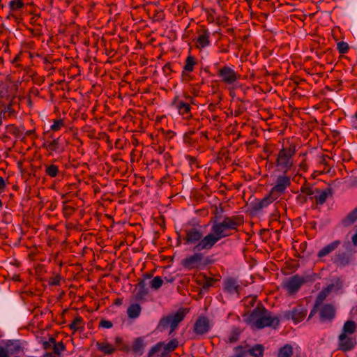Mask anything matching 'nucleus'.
Returning <instances> with one entry per match:
<instances>
[{"mask_svg": "<svg viewBox=\"0 0 357 357\" xmlns=\"http://www.w3.org/2000/svg\"><path fill=\"white\" fill-rule=\"evenodd\" d=\"M220 217L215 216L213 222L211 232L205 236L204 243L215 245L220 239L230 236L234 233L238 231L239 227L244 223V217L242 215L225 216L222 220H218Z\"/></svg>", "mask_w": 357, "mask_h": 357, "instance_id": "obj_1", "label": "nucleus"}, {"mask_svg": "<svg viewBox=\"0 0 357 357\" xmlns=\"http://www.w3.org/2000/svg\"><path fill=\"white\" fill-rule=\"evenodd\" d=\"M246 323L252 329H262L265 327L277 328L280 324L278 316L273 315V312L268 310L260 304L258 305L245 319Z\"/></svg>", "mask_w": 357, "mask_h": 357, "instance_id": "obj_2", "label": "nucleus"}, {"mask_svg": "<svg viewBox=\"0 0 357 357\" xmlns=\"http://www.w3.org/2000/svg\"><path fill=\"white\" fill-rule=\"evenodd\" d=\"M185 236L184 237L185 244L188 245H193V250L200 252L202 250H209L213 245L208 243L205 244L202 231L199 228L192 227L185 230Z\"/></svg>", "mask_w": 357, "mask_h": 357, "instance_id": "obj_3", "label": "nucleus"}, {"mask_svg": "<svg viewBox=\"0 0 357 357\" xmlns=\"http://www.w3.org/2000/svg\"><path fill=\"white\" fill-rule=\"evenodd\" d=\"M188 310L186 308L181 307L176 312L168 314L160 319L157 326L158 330L162 331L169 326L170 331L169 335L177 328L178 324L184 319Z\"/></svg>", "mask_w": 357, "mask_h": 357, "instance_id": "obj_4", "label": "nucleus"}, {"mask_svg": "<svg viewBox=\"0 0 357 357\" xmlns=\"http://www.w3.org/2000/svg\"><path fill=\"white\" fill-rule=\"evenodd\" d=\"M296 153V146L291 144L288 147H282L277 156L276 166L284 174L293 167V157Z\"/></svg>", "mask_w": 357, "mask_h": 357, "instance_id": "obj_5", "label": "nucleus"}, {"mask_svg": "<svg viewBox=\"0 0 357 357\" xmlns=\"http://www.w3.org/2000/svg\"><path fill=\"white\" fill-rule=\"evenodd\" d=\"M211 264V260L208 257H205L200 252H196L182 260V265L188 270L199 268Z\"/></svg>", "mask_w": 357, "mask_h": 357, "instance_id": "obj_6", "label": "nucleus"}, {"mask_svg": "<svg viewBox=\"0 0 357 357\" xmlns=\"http://www.w3.org/2000/svg\"><path fill=\"white\" fill-rule=\"evenodd\" d=\"M357 344L356 338L350 335L340 333L337 337V349L342 352L352 351Z\"/></svg>", "mask_w": 357, "mask_h": 357, "instance_id": "obj_7", "label": "nucleus"}, {"mask_svg": "<svg viewBox=\"0 0 357 357\" xmlns=\"http://www.w3.org/2000/svg\"><path fill=\"white\" fill-rule=\"evenodd\" d=\"M221 81L227 85L233 84L237 82L241 75L228 66H224L218 69L217 73Z\"/></svg>", "mask_w": 357, "mask_h": 357, "instance_id": "obj_8", "label": "nucleus"}, {"mask_svg": "<svg viewBox=\"0 0 357 357\" xmlns=\"http://www.w3.org/2000/svg\"><path fill=\"white\" fill-rule=\"evenodd\" d=\"M307 309L302 305L295 306L291 310H287L284 312V317L287 319H291L295 324L301 322L306 317Z\"/></svg>", "mask_w": 357, "mask_h": 357, "instance_id": "obj_9", "label": "nucleus"}, {"mask_svg": "<svg viewBox=\"0 0 357 357\" xmlns=\"http://www.w3.org/2000/svg\"><path fill=\"white\" fill-rule=\"evenodd\" d=\"M305 282V280L303 278L298 275H294L284 282L282 286L287 290L288 295H292L296 293Z\"/></svg>", "mask_w": 357, "mask_h": 357, "instance_id": "obj_10", "label": "nucleus"}, {"mask_svg": "<svg viewBox=\"0 0 357 357\" xmlns=\"http://www.w3.org/2000/svg\"><path fill=\"white\" fill-rule=\"evenodd\" d=\"M291 185L290 177L283 173L277 177L275 184L271 190V192L278 197L284 192L285 190Z\"/></svg>", "mask_w": 357, "mask_h": 357, "instance_id": "obj_11", "label": "nucleus"}, {"mask_svg": "<svg viewBox=\"0 0 357 357\" xmlns=\"http://www.w3.org/2000/svg\"><path fill=\"white\" fill-rule=\"evenodd\" d=\"M277 199L278 196H275L270 192L263 199L257 200L256 202L252 203V210L255 212H258L261 209L266 208Z\"/></svg>", "mask_w": 357, "mask_h": 357, "instance_id": "obj_12", "label": "nucleus"}, {"mask_svg": "<svg viewBox=\"0 0 357 357\" xmlns=\"http://www.w3.org/2000/svg\"><path fill=\"white\" fill-rule=\"evenodd\" d=\"M210 330L209 320L206 317H199L194 324L193 331L199 335L208 333Z\"/></svg>", "mask_w": 357, "mask_h": 357, "instance_id": "obj_13", "label": "nucleus"}, {"mask_svg": "<svg viewBox=\"0 0 357 357\" xmlns=\"http://www.w3.org/2000/svg\"><path fill=\"white\" fill-rule=\"evenodd\" d=\"M319 315L321 321H331L335 317V309L331 304H324L319 310Z\"/></svg>", "mask_w": 357, "mask_h": 357, "instance_id": "obj_14", "label": "nucleus"}, {"mask_svg": "<svg viewBox=\"0 0 357 357\" xmlns=\"http://www.w3.org/2000/svg\"><path fill=\"white\" fill-rule=\"evenodd\" d=\"M333 190L331 188H326L324 190H320L319 193H316L314 197H310L311 199H314L315 204L317 206L323 205L328 197H333Z\"/></svg>", "mask_w": 357, "mask_h": 357, "instance_id": "obj_15", "label": "nucleus"}, {"mask_svg": "<svg viewBox=\"0 0 357 357\" xmlns=\"http://www.w3.org/2000/svg\"><path fill=\"white\" fill-rule=\"evenodd\" d=\"M241 286L236 279L234 278H228L224 280V291L233 294L238 293Z\"/></svg>", "mask_w": 357, "mask_h": 357, "instance_id": "obj_16", "label": "nucleus"}, {"mask_svg": "<svg viewBox=\"0 0 357 357\" xmlns=\"http://www.w3.org/2000/svg\"><path fill=\"white\" fill-rule=\"evenodd\" d=\"M174 105L177 109L178 113L181 115L185 116L187 117L191 116L190 110L191 106L189 103L185 102L183 100H178L177 98L174 101Z\"/></svg>", "mask_w": 357, "mask_h": 357, "instance_id": "obj_17", "label": "nucleus"}, {"mask_svg": "<svg viewBox=\"0 0 357 357\" xmlns=\"http://www.w3.org/2000/svg\"><path fill=\"white\" fill-rule=\"evenodd\" d=\"M42 146L51 152L61 153L63 151V149L60 145L59 137L44 142Z\"/></svg>", "mask_w": 357, "mask_h": 357, "instance_id": "obj_18", "label": "nucleus"}, {"mask_svg": "<svg viewBox=\"0 0 357 357\" xmlns=\"http://www.w3.org/2000/svg\"><path fill=\"white\" fill-rule=\"evenodd\" d=\"M351 261V256L343 252L336 254L333 259L334 264L339 266H345L349 264Z\"/></svg>", "mask_w": 357, "mask_h": 357, "instance_id": "obj_19", "label": "nucleus"}, {"mask_svg": "<svg viewBox=\"0 0 357 357\" xmlns=\"http://www.w3.org/2000/svg\"><path fill=\"white\" fill-rule=\"evenodd\" d=\"M145 346L144 338L137 337L132 343V351L135 355L142 356L144 354Z\"/></svg>", "mask_w": 357, "mask_h": 357, "instance_id": "obj_20", "label": "nucleus"}, {"mask_svg": "<svg viewBox=\"0 0 357 357\" xmlns=\"http://www.w3.org/2000/svg\"><path fill=\"white\" fill-rule=\"evenodd\" d=\"M340 245V241L339 240H336L333 241L332 243L326 245L322 249H321L318 253V257H324L332 252H333L337 247Z\"/></svg>", "mask_w": 357, "mask_h": 357, "instance_id": "obj_21", "label": "nucleus"}, {"mask_svg": "<svg viewBox=\"0 0 357 357\" xmlns=\"http://www.w3.org/2000/svg\"><path fill=\"white\" fill-rule=\"evenodd\" d=\"M137 292L135 294V298L137 301H140L144 298V297L149 294V289L146 287V284L144 280H139L137 284L136 285Z\"/></svg>", "mask_w": 357, "mask_h": 357, "instance_id": "obj_22", "label": "nucleus"}, {"mask_svg": "<svg viewBox=\"0 0 357 357\" xmlns=\"http://www.w3.org/2000/svg\"><path fill=\"white\" fill-rule=\"evenodd\" d=\"M197 64V59L192 55H189L185 61V65L183 66V70L182 72V76L183 78L188 76V74H185L186 73H191L194 70V66Z\"/></svg>", "mask_w": 357, "mask_h": 357, "instance_id": "obj_23", "label": "nucleus"}, {"mask_svg": "<svg viewBox=\"0 0 357 357\" xmlns=\"http://www.w3.org/2000/svg\"><path fill=\"white\" fill-rule=\"evenodd\" d=\"M210 33L206 29H202L197 37V42L198 45L202 48L206 47L210 44Z\"/></svg>", "mask_w": 357, "mask_h": 357, "instance_id": "obj_24", "label": "nucleus"}, {"mask_svg": "<svg viewBox=\"0 0 357 357\" xmlns=\"http://www.w3.org/2000/svg\"><path fill=\"white\" fill-rule=\"evenodd\" d=\"M7 132L15 138H20L24 132V127H17L14 124H10L6 127Z\"/></svg>", "mask_w": 357, "mask_h": 357, "instance_id": "obj_25", "label": "nucleus"}, {"mask_svg": "<svg viewBox=\"0 0 357 357\" xmlns=\"http://www.w3.org/2000/svg\"><path fill=\"white\" fill-rule=\"evenodd\" d=\"M357 221V206L352 210L342 220V223L344 227L352 225Z\"/></svg>", "mask_w": 357, "mask_h": 357, "instance_id": "obj_26", "label": "nucleus"}, {"mask_svg": "<svg viewBox=\"0 0 357 357\" xmlns=\"http://www.w3.org/2000/svg\"><path fill=\"white\" fill-rule=\"evenodd\" d=\"M356 324L354 321L348 320L344 322L341 333L352 335L356 333Z\"/></svg>", "mask_w": 357, "mask_h": 357, "instance_id": "obj_27", "label": "nucleus"}, {"mask_svg": "<svg viewBox=\"0 0 357 357\" xmlns=\"http://www.w3.org/2000/svg\"><path fill=\"white\" fill-rule=\"evenodd\" d=\"M141 306L138 303H132L131 304L128 310H127V314L129 318L131 319H136L137 318L141 313Z\"/></svg>", "mask_w": 357, "mask_h": 357, "instance_id": "obj_28", "label": "nucleus"}, {"mask_svg": "<svg viewBox=\"0 0 357 357\" xmlns=\"http://www.w3.org/2000/svg\"><path fill=\"white\" fill-rule=\"evenodd\" d=\"M248 354L253 357H263L264 353V347L263 344H257L248 349Z\"/></svg>", "mask_w": 357, "mask_h": 357, "instance_id": "obj_29", "label": "nucleus"}, {"mask_svg": "<svg viewBox=\"0 0 357 357\" xmlns=\"http://www.w3.org/2000/svg\"><path fill=\"white\" fill-rule=\"evenodd\" d=\"M333 287H334V284H331L328 285L327 287L324 289L321 292H319V294H318V296L315 300V303L321 305L322 302L326 299V298L331 293Z\"/></svg>", "mask_w": 357, "mask_h": 357, "instance_id": "obj_30", "label": "nucleus"}, {"mask_svg": "<svg viewBox=\"0 0 357 357\" xmlns=\"http://www.w3.org/2000/svg\"><path fill=\"white\" fill-rule=\"evenodd\" d=\"M293 354V347L289 344H286L279 349L278 352V357H291Z\"/></svg>", "mask_w": 357, "mask_h": 357, "instance_id": "obj_31", "label": "nucleus"}, {"mask_svg": "<svg viewBox=\"0 0 357 357\" xmlns=\"http://www.w3.org/2000/svg\"><path fill=\"white\" fill-rule=\"evenodd\" d=\"M195 130H190L183 135V142L191 146H195L198 142L197 138H194L193 135L195 134Z\"/></svg>", "mask_w": 357, "mask_h": 357, "instance_id": "obj_32", "label": "nucleus"}, {"mask_svg": "<svg viewBox=\"0 0 357 357\" xmlns=\"http://www.w3.org/2000/svg\"><path fill=\"white\" fill-rule=\"evenodd\" d=\"M45 172L46 175L51 178H54L56 176L59 175L60 171L59 169V167L56 165L51 164V165H45Z\"/></svg>", "mask_w": 357, "mask_h": 357, "instance_id": "obj_33", "label": "nucleus"}, {"mask_svg": "<svg viewBox=\"0 0 357 357\" xmlns=\"http://www.w3.org/2000/svg\"><path fill=\"white\" fill-rule=\"evenodd\" d=\"M216 281L217 280L213 278L204 276L203 282H199V284L202 285V291L206 293L209 291L210 287L214 285Z\"/></svg>", "mask_w": 357, "mask_h": 357, "instance_id": "obj_34", "label": "nucleus"}, {"mask_svg": "<svg viewBox=\"0 0 357 357\" xmlns=\"http://www.w3.org/2000/svg\"><path fill=\"white\" fill-rule=\"evenodd\" d=\"M97 348L105 354H112L115 351L112 345L107 342H97Z\"/></svg>", "mask_w": 357, "mask_h": 357, "instance_id": "obj_35", "label": "nucleus"}, {"mask_svg": "<svg viewBox=\"0 0 357 357\" xmlns=\"http://www.w3.org/2000/svg\"><path fill=\"white\" fill-rule=\"evenodd\" d=\"M301 192L304 194H306L307 195L312 196L314 194L319 193L320 189H319V188L314 189L312 187H311L310 185L305 183L301 186Z\"/></svg>", "mask_w": 357, "mask_h": 357, "instance_id": "obj_36", "label": "nucleus"}, {"mask_svg": "<svg viewBox=\"0 0 357 357\" xmlns=\"http://www.w3.org/2000/svg\"><path fill=\"white\" fill-rule=\"evenodd\" d=\"M178 346V342L177 339H172L169 342L165 343L164 342V344L162 347L166 351H174Z\"/></svg>", "mask_w": 357, "mask_h": 357, "instance_id": "obj_37", "label": "nucleus"}, {"mask_svg": "<svg viewBox=\"0 0 357 357\" xmlns=\"http://www.w3.org/2000/svg\"><path fill=\"white\" fill-rule=\"evenodd\" d=\"M241 331L238 328H234L232 329L231 334L228 338V342L234 343L236 342L240 337Z\"/></svg>", "mask_w": 357, "mask_h": 357, "instance_id": "obj_38", "label": "nucleus"}, {"mask_svg": "<svg viewBox=\"0 0 357 357\" xmlns=\"http://www.w3.org/2000/svg\"><path fill=\"white\" fill-rule=\"evenodd\" d=\"M153 12L152 19L153 22H161L165 19V15L162 9L155 8Z\"/></svg>", "mask_w": 357, "mask_h": 357, "instance_id": "obj_39", "label": "nucleus"}, {"mask_svg": "<svg viewBox=\"0 0 357 357\" xmlns=\"http://www.w3.org/2000/svg\"><path fill=\"white\" fill-rule=\"evenodd\" d=\"M163 284V280L160 276H155L153 278V280L150 282V287L151 289L154 290H158L160 289Z\"/></svg>", "mask_w": 357, "mask_h": 357, "instance_id": "obj_40", "label": "nucleus"}, {"mask_svg": "<svg viewBox=\"0 0 357 357\" xmlns=\"http://www.w3.org/2000/svg\"><path fill=\"white\" fill-rule=\"evenodd\" d=\"M83 320L80 317L75 318L73 321L69 325L70 329L77 331L82 327Z\"/></svg>", "mask_w": 357, "mask_h": 357, "instance_id": "obj_41", "label": "nucleus"}, {"mask_svg": "<svg viewBox=\"0 0 357 357\" xmlns=\"http://www.w3.org/2000/svg\"><path fill=\"white\" fill-rule=\"evenodd\" d=\"M53 352L54 355L59 356L61 353V351H63L66 350V346L63 343V342H56L53 347H52Z\"/></svg>", "mask_w": 357, "mask_h": 357, "instance_id": "obj_42", "label": "nucleus"}, {"mask_svg": "<svg viewBox=\"0 0 357 357\" xmlns=\"http://www.w3.org/2000/svg\"><path fill=\"white\" fill-rule=\"evenodd\" d=\"M164 344V342H160L155 344L149 351L147 357H153L154 354L160 351Z\"/></svg>", "mask_w": 357, "mask_h": 357, "instance_id": "obj_43", "label": "nucleus"}, {"mask_svg": "<svg viewBox=\"0 0 357 357\" xmlns=\"http://www.w3.org/2000/svg\"><path fill=\"white\" fill-rule=\"evenodd\" d=\"M10 8L12 10H19L24 6L22 0H13L9 3Z\"/></svg>", "mask_w": 357, "mask_h": 357, "instance_id": "obj_44", "label": "nucleus"}, {"mask_svg": "<svg viewBox=\"0 0 357 357\" xmlns=\"http://www.w3.org/2000/svg\"><path fill=\"white\" fill-rule=\"evenodd\" d=\"M234 350L235 354L232 357H245L247 354H248V350H245L242 346H237Z\"/></svg>", "mask_w": 357, "mask_h": 357, "instance_id": "obj_45", "label": "nucleus"}, {"mask_svg": "<svg viewBox=\"0 0 357 357\" xmlns=\"http://www.w3.org/2000/svg\"><path fill=\"white\" fill-rule=\"evenodd\" d=\"M337 49L340 54H346L349 51V47L347 43L341 41L337 44Z\"/></svg>", "mask_w": 357, "mask_h": 357, "instance_id": "obj_46", "label": "nucleus"}, {"mask_svg": "<svg viewBox=\"0 0 357 357\" xmlns=\"http://www.w3.org/2000/svg\"><path fill=\"white\" fill-rule=\"evenodd\" d=\"M64 126V121L63 119L54 120L53 124L51 126V130L53 131L59 130Z\"/></svg>", "mask_w": 357, "mask_h": 357, "instance_id": "obj_47", "label": "nucleus"}, {"mask_svg": "<svg viewBox=\"0 0 357 357\" xmlns=\"http://www.w3.org/2000/svg\"><path fill=\"white\" fill-rule=\"evenodd\" d=\"M61 276L59 275H56L53 277H51L49 279L48 283L52 286H57L60 284Z\"/></svg>", "mask_w": 357, "mask_h": 357, "instance_id": "obj_48", "label": "nucleus"}, {"mask_svg": "<svg viewBox=\"0 0 357 357\" xmlns=\"http://www.w3.org/2000/svg\"><path fill=\"white\" fill-rule=\"evenodd\" d=\"M6 346L7 347L13 346V347L12 349H10V351H11L12 354L18 353L21 349L20 345H19L18 344H15L12 341H9V342L7 343Z\"/></svg>", "mask_w": 357, "mask_h": 357, "instance_id": "obj_49", "label": "nucleus"}, {"mask_svg": "<svg viewBox=\"0 0 357 357\" xmlns=\"http://www.w3.org/2000/svg\"><path fill=\"white\" fill-rule=\"evenodd\" d=\"M112 326V321L109 320L102 319L99 323V326L105 328H110Z\"/></svg>", "mask_w": 357, "mask_h": 357, "instance_id": "obj_50", "label": "nucleus"}, {"mask_svg": "<svg viewBox=\"0 0 357 357\" xmlns=\"http://www.w3.org/2000/svg\"><path fill=\"white\" fill-rule=\"evenodd\" d=\"M186 159L189 162V165L192 167V165H196V167H199L197 165V160L195 157L191 155H187Z\"/></svg>", "mask_w": 357, "mask_h": 357, "instance_id": "obj_51", "label": "nucleus"}, {"mask_svg": "<svg viewBox=\"0 0 357 357\" xmlns=\"http://www.w3.org/2000/svg\"><path fill=\"white\" fill-rule=\"evenodd\" d=\"M268 1H269V0H260L259 7L261 9H264L265 6H273V4L269 3Z\"/></svg>", "mask_w": 357, "mask_h": 357, "instance_id": "obj_52", "label": "nucleus"}, {"mask_svg": "<svg viewBox=\"0 0 357 357\" xmlns=\"http://www.w3.org/2000/svg\"><path fill=\"white\" fill-rule=\"evenodd\" d=\"M320 305H317V303H314L312 309L310 311V313L309 314V317H308V319H311L314 315L316 314V313L318 311V308Z\"/></svg>", "mask_w": 357, "mask_h": 357, "instance_id": "obj_53", "label": "nucleus"}, {"mask_svg": "<svg viewBox=\"0 0 357 357\" xmlns=\"http://www.w3.org/2000/svg\"><path fill=\"white\" fill-rule=\"evenodd\" d=\"M162 70L166 75H169L172 72L171 64L169 63H166L163 66Z\"/></svg>", "mask_w": 357, "mask_h": 357, "instance_id": "obj_54", "label": "nucleus"}, {"mask_svg": "<svg viewBox=\"0 0 357 357\" xmlns=\"http://www.w3.org/2000/svg\"><path fill=\"white\" fill-rule=\"evenodd\" d=\"M162 132L165 135V137L168 139H172L175 135V133L170 130H168L167 131L163 130Z\"/></svg>", "mask_w": 357, "mask_h": 357, "instance_id": "obj_55", "label": "nucleus"}, {"mask_svg": "<svg viewBox=\"0 0 357 357\" xmlns=\"http://www.w3.org/2000/svg\"><path fill=\"white\" fill-rule=\"evenodd\" d=\"M0 357H9L7 349L2 347H0Z\"/></svg>", "mask_w": 357, "mask_h": 357, "instance_id": "obj_56", "label": "nucleus"}, {"mask_svg": "<svg viewBox=\"0 0 357 357\" xmlns=\"http://www.w3.org/2000/svg\"><path fill=\"white\" fill-rule=\"evenodd\" d=\"M330 159L329 156L327 155H324L320 160V163L324 165H328V160Z\"/></svg>", "mask_w": 357, "mask_h": 357, "instance_id": "obj_57", "label": "nucleus"}, {"mask_svg": "<svg viewBox=\"0 0 357 357\" xmlns=\"http://www.w3.org/2000/svg\"><path fill=\"white\" fill-rule=\"evenodd\" d=\"M6 186V185L4 179L3 178V177L0 176V193L4 190Z\"/></svg>", "mask_w": 357, "mask_h": 357, "instance_id": "obj_58", "label": "nucleus"}, {"mask_svg": "<svg viewBox=\"0 0 357 357\" xmlns=\"http://www.w3.org/2000/svg\"><path fill=\"white\" fill-rule=\"evenodd\" d=\"M52 344H51L48 341H44L43 342V347L45 350L52 349Z\"/></svg>", "mask_w": 357, "mask_h": 357, "instance_id": "obj_59", "label": "nucleus"}, {"mask_svg": "<svg viewBox=\"0 0 357 357\" xmlns=\"http://www.w3.org/2000/svg\"><path fill=\"white\" fill-rule=\"evenodd\" d=\"M203 139H206V140L208 139V133L207 132H202L200 133V137H199V139L202 142H203Z\"/></svg>", "mask_w": 357, "mask_h": 357, "instance_id": "obj_60", "label": "nucleus"}, {"mask_svg": "<svg viewBox=\"0 0 357 357\" xmlns=\"http://www.w3.org/2000/svg\"><path fill=\"white\" fill-rule=\"evenodd\" d=\"M352 123H353V126L355 128H357V112H356V114L354 116V120H353Z\"/></svg>", "mask_w": 357, "mask_h": 357, "instance_id": "obj_61", "label": "nucleus"}, {"mask_svg": "<svg viewBox=\"0 0 357 357\" xmlns=\"http://www.w3.org/2000/svg\"><path fill=\"white\" fill-rule=\"evenodd\" d=\"M47 341H48L51 344H52V346H54V345L56 343V339H55L54 337H52V336H50V337H49V340H48Z\"/></svg>", "mask_w": 357, "mask_h": 357, "instance_id": "obj_62", "label": "nucleus"}, {"mask_svg": "<svg viewBox=\"0 0 357 357\" xmlns=\"http://www.w3.org/2000/svg\"><path fill=\"white\" fill-rule=\"evenodd\" d=\"M35 134V130H26L24 133L26 136H31Z\"/></svg>", "mask_w": 357, "mask_h": 357, "instance_id": "obj_63", "label": "nucleus"}, {"mask_svg": "<svg viewBox=\"0 0 357 357\" xmlns=\"http://www.w3.org/2000/svg\"><path fill=\"white\" fill-rule=\"evenodd\" d=\"M352 242L355 245H357V232L352 236Z\"/></svg>", "mask_w": 357, "mask_h": 357, "instance_id": "obj_64", "label": "nucleus"}]
</instances>
